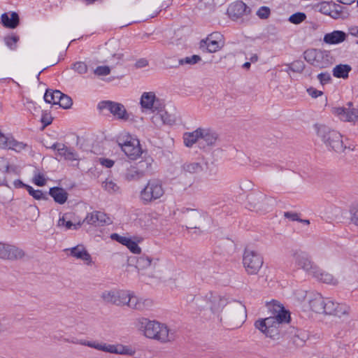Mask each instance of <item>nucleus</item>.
I'll use <instances>...</instances> for the list:
<instances>
[{
  "label": "nucleus",
  "instance_id": "obj_62",
  "mask_svg": "<svg viewBox=\"0 0 358 358\" xmlns=\"http://www.w3.org/2000/svg\"><path fill=\"white\" fill-rule=\"evenodd\" d=\"M350 211L352 222L358 226V206L351 207Z\"/></svg>",
  "mask_w": 358,
  "mask_h": 358
},
{
  "label": "nucleus",
  "instance_id": "obj_31",
  "mask_svg": "<svg viewBox=\"0 0 358 358\" xmlns=\"http://www.w3.org/2000/svg\"><path fill=\"white\" fill-rule=\"evenodd\" d=\"M326 299L323 296L317 293L314 295V297L309 300V306L310 309L316 313H322L324 311V307H325Z\"/></svg>",
  "mask_w": 358,
  "mask_h": 358
},
{
  "label": "nucleus",
  "instance_id": "obj_17",
  "mask_svg": "<svg viewBox=\"0 0 358 358\" xmlns=\"http://www.w3.org/2000/svg\"><path fill=\"white\" fill-rule=\"evenodd\" d=\"M251 12V9L242 1H237L231 3L228 9L227 14L233 20H237L243 15H248Z\"/></svg>",
  "mask_w": 358,
  "mask_h": 358
},
{
  "label": "nucleus",
  "instance_id": "obj_41",
  "mask_svg": "<svg viewBox=\"0 0 358 358\" xmlns=\"http://www.w3.org/2000/svg\"><path fill=\"white\" fill-rule=\"evenodd\" d=\"M124 302L125 305L135 310H142L145 308L144 301H142L136 296H131L129 294H128V298L125 299Z\"/></svg>",
  "mask_w": 358,
  "mask_h": 358
},
{
  "label": "nucleus",
  "instance_id": "obj_14",
  "mask_svg": "<svg viewBox=\"0 0 358 358\" xmlns=\"http://www.w3.org/2000/svg\"><path fill=\"white\" fill-rule=\"evenodd\" d=\"M353 106V103L349 101L345 106L333 108L331 113L342 121L356 122L358 121V109Z\"/></svg>",
  "mask_w": 358,
  "mask_h": 358
},
{
  "label": "nucleus",
  "instance_id": "obj_38",
  "mask_svg": "<svg viewBox=\"0 0 358 358\" xmlns=\"http://www.w3.org/2000/svg\"><path fill=\"white\" fill-rule=\"evenodd\" d=\"M58 156L64 157L66 160L73 161L78 159V153L71 148L62 145L61 149H58Z\"/></svg>",
  "mask_w": 358,
  "mask_h": 358
},
{
  "label": "nucleus",
  "instance_id": "obj_44",
  "mask_svg": "<svg viewBox=\"0 0 358 358\" xmlns=\"http://www.w3.org/2000/svg\"><path fill=\"white\" fill-rule=\"evenodd\" d=\"M153 162V159L151 157H145L144 159L138 162L136 166L138 169V170L145 176L146 173L150 172L152 170V164Z\"/></svg>",
  "mask_w": 358,
  "mask_h": 358
},
{
  "label": "nucleus",
  "instance_id": "obj_9",
  "mask_svg": "<svg viewBox=\"0 0 358 358\" xmlns=\"http://www.w3.org/2000/svg\"><path fill=\"white\" fill-rule=\"evenodd\" d=\"M264 263L262 256L257 251L246 247L243 255V264L249 275H256Z\"/></svg>",
  "mask_w": 358,
  "mask_h": 358
},
{
  "label": "nucleus",
  "instance_id": "obj_23",
  "mask_svg": "<svg viewBox=\"0 0 358 358\" xmlns=\"http://www.w3.org/2000/svg\"><path fill=\"white\" fill-rule=\"evenodd\" d=\"M201 136H199L201 148H205L206 146H212L216 142L218 135L211 129L201 128Z\"/></svg>",
  "mask_w": 358,
  "mask_h": 358
},
{
  "label": "nucleus",
  "instance_id": "obj_4",
  "mask_svg": "<svg viewBox=\"0 0 358 358\" xmlns=\"http://www.w3.org/2000/svg\"><path fill=\"white\" fill-rule=\"evenodd\" d=\"M164 192L161 180L150 179L140 192V200L144 205H149L159 199L164 194Z\"/></svg>",
  "mask_w": 358,
  "mask_h": 358
},
{
  "label": "nucleus",
  "instance_id": "obj_5",
  "mask_svg": "<svg viewBox=\"0 0 358 358\" xmlns=\"http://www.w3.org/2000/svg\"><path fill=\"white\" fill-rule=\"evenodd\" d=\"M303 58L310 64L320 69L329 66L332 64L333 59L330 51L316 48L305 50Z\"/></svg>",
  "mask_w": 358,
  "mask_h": 358
},
{
  "label": "nucleus",
  "instance_id": "obj_25",
  "mask_svg": "<svg viewBox=\"0 0 358 358\" xmlns=\"http://www.w3.org/2000/svg\"><path fill=\"white\" fill-rule=\"evenodd\" d=\"M110 238L122 245L127 246L132 253H141V248L138 246L137 243L131 240V238L120 236L116 233L112 234Z\"/></svg>",
  "mask_w": 358,
  "mask_h": 358
},
{
  "label": "nucleus",
  "instance_id": "obj_28",
  "mask_svg": "<svg viewBox=\"0 0 358 358\" xmlns=\"http://www.w3.org/2000/svg\"><path fill=\"white\" fill-rule=\"evenodd\" d=\"M346 37L347 34L345 32L340 30H335L331 33L324 34L323 41L327 44L335 45L345 41Z\"/></svg>",
  "mask_w": 358,
  "mask_h": 358
},
{
  "label": "nucleus",
  "instance_id": "obj_42",
  "mask_svg": "<svg viewBox=\"0 0 358 358\" xmlns=\"http://www.w3.org/2000/svg\"><path fill=\"white\" fill-rule=\"evenodd\" d=\"M118 43L115 41L109 40L105 43V50L108 55H110L113 57H117V59H121L123 57V54L116 53L118 49Z\"/></svg>",
  "mask_w": 358,
  "mask_h": 358
},
{
  "label": "nucleus",
  "instance_id": "obj_53",
  "mask_svg": "<svg viewBox=\"0 0 358 358\" xmlns=\"http://www.w3.org/2000/svg\"><path fill=\"white\" fill-rule=\"evenodd\" d=\"M333 2L324 1L320 3V11L325 15H333Z\"/></svg>",
  "mask_w": 358,
  "mask_h": 358
},
{
  "label": "nucleus",
  "instance_id": "obj_26",
  "mask_svg": "<svg viewBox=\"0 0 358 358\" xmlns=\"http://www.w3.org/2000/svg\"><path fill=\"white\" fill-rule=\"evenodd\" d=\"M109 217L100 211H95L88 214L85 220L89 224L95 226H103L106 224H109Z\"/></svg>",
  "mask_w": 358,
  "mask_h": 358
},
{
  "label": "nucleus",
  "instance_id": "obj_45",
  "mask_svg": "<svg viewBox=\"0 0 358 358\" xmlns=\"http://www.w3.org/2000/svg\"><path fill=\"white\" fill-rule=\"evenodd\" d=\"M20 41V37L17 35H7L4 36L3 41L6 45L11 50L17 49V43Z\"/></svg>",
  "mask_w": 358,
  "mask_h": 358
},
{
  "label": "nucleus",
  "instance_id": "obj_12",
  "mask_svg": "<svg viewBox=\"0 0 358 358\" xmlns=\"http://www.w3.org/2000/svg\"><path fill=\"white\" fill-rule=\"evenodd\" d=\"M266 195L260 191H252L247 196V208L250 210L262 212L267 210Z\"/></svg>",
  "mask_w": 358,
  "mask_h": 358
},
{
  "label": "nucleus",
  "instance_id": "obj_36",
  "mask_svg": "<svg viewBox=\"0 0 358 358\" xmlns=\"http://www.w3.org/2000/svg\"><path fill=\"white\" fill-rule=\"evenodd\" d=\"M352 68L348 64H338L333 69V76L337 78L345 79L348 78L349 73Z\"/></svg>",
  "mask_w": 358,
  "mask_h": 358
},
{
  "label": "nucleus",
  "instance_id": "obj_2",
  "mask_svg": "<svg viewBox=\"0 0 358 358\" xmlns=\"http://www.w3.org/2000/svg\"><path fill=\"white\" fill-rule=\"evenodd\" d=\"M317 136L324 143L329 150H333L337 153H342L349 147L343 145V136L337 131L331 129L327 125L315 124Z\"/></svg>",
  "mask_w": 358,
  "mask_h": 358
},
{
  "label": "nucleus",
  "instance_id": "obj_11",
  "mask_svg": "<svg viewBox=\"0 0 358 358\" xmlns=\"http://www.w3.org/2000/svg\"><path fill=\"white\" fill-rule=\"evenodd\" d=\"M182 213L188 223L187 227L189 229H199L208 220V215L197 209L186 208L182 210Z\"/></svg>",
  "mask_w": 358,
  "mask_h": 358
},
{
  "label": "nucleus",
  "instance_id": "obj_20",
  "mask_svg": "<svg viewBox=\"0 0 358 358\" xmlns=\"http://www.w3.org/2000/svg\"><path fill=\"white\" fill-rule=\"evenodd\" d=\"M324 310L325 311L322 313L325 315H333L341 317V315L348 314V307L345 304L335 303L334 301L327 299Z\"/></svg>",
  "mask_w": 358,
  "mask_h": 358
},
{
  "label": "nucleus",
  "instance_id": "obj_50",
  "mask_svg": "<svg viewBox=\"0 0 358 358\" xmlns=\"http://www.w3.org/2000/svg\"><path fill=\"white\" fill-rule=\"evenodd\" d=\"M306 19V15L303 12H296L292 15H291L288 20L289 22L294 24H299L303 22Z\"/></svg>",
  "mask_w": 358,
  "mask_h": 358
},
{
  "label": "nucleus",
  "instance_id": "obj_34",
  "mask_svg": "<svg viewBox=\"0 0 358 358\" xmlns=\"http://www.w3.org/2000/svg\"><path fill=\"white\" fill-rule=\"evenodd\" d=\"M82 345L94 348L98 350H101L106 352L113 353L115 352V345H108L106 343H98L92 341H83L80 343Z\"/></svg>",
  "mask_w": 358,
  "mask_h": 358
},
{
  "label": "nucleus",
  "instance_id": "obj_13",
  "mask_svg": "<svg viewBox=\"0 0 358 358\" xmlns=\"http://www.w3.org/2000/svg\"><path fill=\"white\" fill-rule=\"evenodd\" d=\"M276 302V301L273 300L272 306L268 305V308L271 310L272 308V311L275 315L268 318L273 319V322L277 324V325L283 326L287 329V326L289 325L291 320L290 313L283 306Z\"/></svg>",
  "mask_w": 358,
  "mask_h": 358
},
{
  "label": "nucleus",
  "instance_id": "obj_33",
  "mask_svg": "<svg viewBox=\"0 0 358 358\" xmlns=\"http://www.w3.org/2000/svg\"><path fill=\"white\" fill-rule=\"evenodd\" d=\"M312 275L317 279L318 280L327 283V284H335L334 278L333 275L329 273L324 272L317 266L313 268Z\"/></svg>",
  "mask_w": 358,
  "mask_h": 358
},
{
  "label": "nucleus",
  "instance_id": "obj_40",
  "mask_svg": "<svg viewBox=\"0 0 358 358\" xmlns=\"http://www.w3.org/2000/svg\"><path fill=\"white\" fill-rule=\"evenodd\" d=\"M155 98L156 96L154 92H144L141 96L140 101L141 107L145 109L152 108Z\"/></svg>",
  "mask_w": 358,
  "mask_h": 358
},
{
  "label": "nucleus",
  "instance_id": "obj_35",
  "mask_svg": "<svg viewBox=\"0 0 358 358\" xmlns=\"http://www.w3.org/2000/svg\"><path fill=\"white\" fill-rule=\"evenodd\" d=\"M201 60V58L199 55H192L191 57H186L185 58L180 59L178 61H176L175 59V62L173 63L172 64L168 65V67L169 68H177L179 66L184 65V64L193 65V64L198 63Z\"/></svg>",
  "mask_w": 358,
  "mask_h": 358
},
{
  "label": "nucleus",
  "instance_id": "obj_49",
  "mask_svg": "<svg viewBox=\"0 0 358 358\" xmlns=\"http://www.w3.org/2000/svg\"><path fill=\"white\" fill-rule=\"evenodd\" d=\"M288 69L289 70L295 72V73H301L306 67V65L304 62L301 60H295L291 64H287Z\"/></svg>",
  "mask_w": 358,
  "mask_h": 358
},
{
  "label": "nucleus",
  "instance_id": "obj_37",
  "mask_svg": "<svg viewBox=\"0 0 358 358\" xmlns=\"http://www.w3.org/2000/svg\"><path fill=\"white\" fill-rule=\"evenodd\" d=\"M144 176L136 166H131L126 170L124 178L127 181H136Z\"/></svg>",
  "mask_w": 358,
  "mask_h": 358
},
{
  "label": "nucleus",
  "instance_id": "obj_27",
  "mask_svg": "<svg viewBox=\"0 0 358 358\" xmlns=\"http://www.w3.org/2000/svg\"><path fill=\"white\" fill-rule=\"evenodd\" d=\"M48 194L52 197L55 203L60 205L64 204L69 196L68 192L64 188L57 186L50 187Z\"/></svg>",
  "mask_w": 358,
  "mask_h": 358
},
{
  "label": "nucleus",
  "instance_id": "obj_58",
  "mask_svg": "<svg viewBox=\"0 0 358 358\" xmlns=\"http://www.w3.org/2000/svg\"><path fill=\"white\" fill-rule=\"evenodd\" d=\"M321 85H324L331 80V75L328 72L320 73L317 76Z\"/></svg>",
  "mask_w": 358,
  "mask_h": 358
},
{
  "label": "nucleus",
  "instance_id": "obj_60",
  "mask_svg": "<svg viewBox=\"0 0 358 358\" xmlns=\"http://www.w3.org/2000/svg\"><path fill=\"white\" fill-rule=\"evenodd\" d=\"M10 148L16 150V151H20L21 150L24 149V148L27 146L26 144L23 143L22 142H18L15 140H13L9 143Z\"/></svg>",
  "mask_w": 358,
  "mask_h": 358
},
{
  "label": "nucleus",
  "instance_id": "obj_32",
  "mask_svg": "<svg viewBox=\"0 0 358 358\" xmlns=\"http://www.w3.org/2000/svg\"><path fill=\"white\" fill-rule=\"evenodd\" d=\"M201 127L196 129L192 132H186L183 135V141L185 146L191 148L194 143H198L201 148L199 136H201Z\"/></svg>",
  "mask_w": 358,
  "mask_h": 358
},
{
  "label": "nucleus",
  "instance_id": "obj_15",
  "mask_svg": "<svg viewBox=\"0 0 358 358\" xmlns=\"http://www.w3.org/2000/svg\"><path fill=\"white\" fill-rule=\"evenodd\" d=\"M25 255L24 252L12 245L0 243V258L8 260L21 259Z\"/></svg>",
  "mask_w": 358,
  "mask_h": 358
},
{
  "label": "nucleus",
  "instance_id": "obj_56",
  "mask_svg": "<svg viewBox=\"0 0 358 358\" xmlns=\"http://www.w3.org/2000/svg\"><path fill=\"white\" fill-rule=\"evenodd\" d=\"M271 14V10L267 6H262L259 8V10L257 11V15L260 19H267Z\"/></svg>",
  "mask_w": 358,
  "mask_h": 358
},
{
  "label": "nucleus",
  "instance_id": "obj_8",
  "mask_svg": "<svg viewBox=\"0 0 358 358\" xmlns=\"http://www.w3.org/2000/svg\"><path fill=\"white\" fill-rule=\"evenodd\" d=\"M224 315L228 320L234 323V328H238L246 320V308L241 302H229L224 310Z\"/></svg>",
  "mask_w": 358,
  "mask_h": 358
},
{
  "label": "nucleus",
  "instance_id": "obj_46",
  "mask_svg": "<svg viewBox=\"0 0 358 358\" xmlns=\"http://www.w3.org/2000/svg\"><path fill=\"white\" fill-rule=\"evenodd\" d=\"M182 170L190 173H195L203 170L202 166L198 162L185 163L182 166Z\"/></svg>",
  "mask_w": 358,
  "mask_h": 358
},
{
  "label": "nucleus",
  "instance_id": "obj_7",
  "mask_svg": "<svg viewBox=\"0 0 358 358\" xmlns=\"http://www.w3.org/2000/svg\"><path fill=\"white\" fill-rule=\"evenodd\" d=\"M255 326L265 334L266 337H269L273 340H279L286 336L288 331V329L281 325H277V324L273 322V319L268 317L257 320Z\"/></svg>",
  "mask_w": 358,
  "mask_h": 358
},
{
  "label": "nucleus",
  "instance_id": "obj_55",
  "mask_svg": "<svg viewBox=\"0 0 358 358\" xmlns=\"http://www.w3.org/2000/svg\"><path fill=\"white\" fill-rule=\"evenodd\" d=\"M53 117H52L50 112H47L46 110L43 111L41 120V122L43 124V129L45 127H48V125L52 124Z\"/></svg>",
  "mask_w": 358,
  "mask_h": 358
},
{
  "label": "nucleus",
  "instance_id": "obj_29",
  "mask_svg": "<svg viewBox=\"0 0 358 358\" xmlns=\"http://www.w3.org/2000/svg\"><path fill=\"white\" fill-rule=\"evenodd\" d=\"M71 255L91 264L92 257L83 245H78L71 249Z\"/></svg>",
  "mask_w": 358,
  "mask_h": 358
},
{
  "label": "nucleus",
  "instance_id": "obj_1",
  "mask_svg": "<svg viewBox=\"0 0 358 358\" xmlns=\"http://www.w3.org/2000/svg\"><path fill=\"white\" fill-rule=\"evenodd\" d=\"M138 327L143 331L144 335L157 340L162 343L173 341L176 338V331L157 321H151L148 318L141 317L138 320Z\"/></svg>",
  "mask_w": 358,
  "mask_h": 358
},
{
  "label": "nucleus",
  "instance_id": "obj_61",
  "mask_svg": "<svg viewBox=\"0 0 358 358\" xmlns=\"http://www.w3.org/2000/svg\"><path fill=\"white\" fill-rule=\"evenodd\" d=\"M34 182L38 187H43L46 184V180L43 174L38 173L34 178Z\"/></svg>",
  "mask_w": 358,
  "mask_h": 358
},
{
  "label": "nucleus",
  "instance_id": "obj_54",
  "mask_svg": "<svg viewBox=\"0 0 358 358\" xmlns=\"http://www.w3.org/2000/svg\"><path fill=\"white\" fill-rule=\"evenodd\" d=\"M72 69L80 74H83L87 71V66L83 62H76L73 64Z\"/></svg>",
  "mask_w": 358,
  "mask_h": 358
},
{
  "label": "nucleus",
  "instance_id": "obj_39",
  "mask_svg": "<svg viewBox=\"0 0 358 358\" xmlns=\"http://www.w3.org/2000/svg\"><path fill=\"white\" fill-rule=\"evenodd\" d=\"M333 15L331 17L334 19H346L350 15L349 10L340 4L333 3Z\"/></svg>",
  "mask_w": 358,
  "mask_h": 358
},
{
  "label": "nucleus",
  "instance_id": "obj_19",
  "mask_svg": "<svg viewBox=\"0 0 358 358\" xmlns=\"http://www.w3.org/2000/svg\"><path fill=\"white\" fill-rule=\"evenodd\" d=\"M292 343L296 347H302L308 338V334L302 329H299L294 327L289 326L287 334Z\"/></svg>",
  "mask_w": 358,
  "mask_h": 358
},
{
  "label": "nucleus",
  "instance_id": "obj_21",
  "mask_svg": "<svg viewBox=\"0 0 358 358\" xmlns=\"http://www.w3.org/2000/svg\"><path fill=\"white\" fill-rule=\"evenodd\" d=\"M152 261L153 259L150 257H148L145 255H142L136 257V268L138 269L139 273L148 268L151 270L152 271L149 274V276L153 277V271L155 268L157 262H158V259H156L154 262H152Z\"/></svg>",
  "mask_w": 358,
  "mask_h": 358
},
{
  "label": "nucleus",
  "instance_id": "obj_57",
  "mask_svg": "<svg viewBox=\"0 0 358 358\" xmlns=\"http://www.w3.org/2000/svg\"><path fill=\"white\" fill-rule=\"evenodd\" d=\"M164 107L165 105L164 102L161 99L156 97L155 99V103L153 104V108L151 109L152 110L153 112L157 111L156 113H162V111L165 110Z\"/></svg>",
  "mask_w": 358,
  "mask_h": 358
},
{
  "label": "nucleus",
  "instance_id": "obj_59",
  "mask_svg": "<svg viewBox=\"0 0 358 358\" xmlns=\"http://www.w3.org/2000/svg\"><path fill=\"white\" fill-rule=\"evenodd\" d=\"M110 73V69L108 66H99L94 70V73L97 76H107Z\"/></svg>",
  "mask_w": 358,
  "mask_h": 358
},
{
  "label": "nucleus",
  "instance_id": "obj_63",
  "mask_svg": "<svg viewBox=\"0 0 358 358\" xmlns=\"http://www.w3.org/2000/svg\"><path fill=\"white\" fill-rule=\"evenodd\" d=\"M307 92L313 98H317L323 94L322 91L318 90L313 87H310L308 89H307Z\"/></svg>",
  "mask_w": 358,
  "mask_h": 358
},
{
  "label": "nucleus",
  "instance_id": "obj_24",
  "mask_svg": "<svg viewBox=\"0 0 358 358\" xmlns=\"http://www.w3.org/2000/svg\"><path fill=\"white\" fill-rule=\"evenodd\" d=\"M0 22L7 29H15L20 24V17L17 13L12 11L10 13H3L1 15Z\"/></svg>",
  "mask_w": 358,
  "mask_h": 358
},
{
  "label": "nucleus",
  "instance_id": "obj_52",
  "mask_svg": "<svg viewBox=\"0 0 358 358\" xmlns=\"http://www.w3.org/2000/svg\"><path fill=\"white\" fill-rule=\"evenodd\" d=\"M102 187L109 193H115L119 190V187L113 180L106 179L102 183Z\"/></svg>",
  "mask_w": 358,
  "mask_h": 358
},
{
  "label": "nucleus",
  "instance_id": "obj_64",
  "mask_svg": "<svg viewBox=\"0 0 358 358\" xmlns=\"http://www.w3.org/2000/svg\"><path fill=\"white\" fill-rule=\"evenodd\" d=\"M99 162L106 168H111L115 164L113 160L107 158H99Z\"/></svg>",
  "mask_w": 358,
  "mask_h": 358
},
{
  "label": "nucleus",
  "instance_id": "obj_48",
  "mask_svg": "<svg viewBox=\"0 0 358 358\" xmlns=\"http://www.w3.org/2000/svg\"><path fill=\"white\" fill-rule=\"evenodd\" d=\"M27 192H29V195L33 196L34 199L36 200H48V196L43 192L41 189H34L31 186L28 185L27 188L26 189Z\"/></svg>",
  "mask_w": 358,
  "mask_h": 358
},
{
  "label": "nucleus",
  "instance_id": "obj_16",
  "mask_svg": "<svg viewBox=\"0 0 358 358\" xmlns=\"http://www.w3.org/2000/svg\"><path fill=\"white\" fill-rule=\"evenodd\" d=\"M101 298L107 303L123 306L125 305V299L128 298V293L122 290H106L102 292Z\"/></svg>",
  "mask_w": 358,
  "mask_h": 358
},
{
  "label": "nucleus",
  "instance_id": "obj_43",
  "mask_svg": "<svg viewBox=\"0 0 358 358\" xmlns=\"http://www.w3.org/2000/svg\"><path fill=\"white\" fill-rule=\"evenodd\" d=\"M61 94V91L55 90H52L50 89L46 90L43 99L44 101L48 103H52L53 105L58 104V99H59V95Z\"/></svg>",
  "mask_w": 358,
  "mask_h": 358
},
{
  "label": "nucleus",
  "instance_id": "obj_22",
  "mask_svg": "<svg viewBox=\"0 0 358 358\" xmlns=\"http://www.w3.org/2000/svg\"><path fill=\"white\" fill-rule=\"evenodd\" d=\"M213 38V34H210L205 39H202L200 42V48L204 52H215L220 50L223 45L224 43L221 42L218 40H212Z\"/></svg>",
  "mask_w": 358,
  "mask_h": 358
},
{
  "label": "nucleus",
  "instance_id": "obj_6",
  "mask_svg": "<svg viewBox=\"0 0 358 358\" xmlns=\"http://www.w3.org/2000/svg\"><path fill=\"white\" fill-rule=\"evenodd\" d=\"M117 142L121 150L131 160H136L143 153L139 140L129 134L119 136Z\"/></svg>",
  "mask_w": 358,
  "mask_h": 358
},
{
  "label": "nucleus",
  "instance_id": "obj_10",
  "mask_svg": "<svg viewBox=\"0 0 358 358\" xmlns=\"http://www.w3.org/2000/svg\"><path fill=\"white\" fill-rule=\"evenodd\" d=\"M99 110L107 109L117 120L127 121L129 119L124 106L120 103L113 101H101L98 103Z\"/></svg>",
  "mask_w": 358,
  "mask_h": 358
},
{
  "label": "nucleus",
  "instance_id": "obj_51",
  "mask_svg": "<svg viewBox=\"0 0 358 358\" xmlns=\"http://www.w3.org/2000/svg\"><path fill=\"white\" fill-rule=\"evenodd\" d=\"M115 350L114 354L117 355H132L135 352L131 348L122 344L115 345Z\"/></svg>",
  "mask_w": 358,
  "mask_h": 358
},
{
  "label": "nucleus",
  "instance_id": "obj_3",
  "mask_svg": "<svg viewBox=\"0 0 358 358\" xmlns=\"http://www.w3.org/2000/svg\"><path fill=\"white\" fill-rule=\"evenodd\" d=\"M228 299L216 292L209 291L205 296L196 299V306L199 310L209 308L212 313L219 315L228 305Z\"/></svg>",
  "mask_w": 358,
  "mask_h": 358
},
{
  "label": "nucleus",
  "instance_id": "obj_30",
  "mask_svg": "<svg viewBox=\"0 0 358 358\" xmlns=\"http://www.w3.org/2000/svg\"><path fill=\"white\" fill-rule=\"evenodd\" d=\"M152 122L158 125L160 122L162 124L172 125L175 123V117L169 114L166 110L162 113H155L151 118Z\"/></svg>",
  "mask_w": 358,
  "mask_h": 358
},
{
  "label": "nucleus",
  "instance_id": "obj_47",
  "mask_svg": "<svg viewBox=\"0 0 358 358\" xmlns=\"http://www.w3.org/2000/svg\"><path fill=\"white\" fill-rule=\"evenodd\" d=\"M59 99H58L57 105H59L61 108L64 109H69L71 107L73 104V101L69 96L61 92V94L59 95Z\"/></svg>",
  "mask_w": 358,
  "mask_h": 358
},
{
  "label": "nucleus",
  "instance_id": "obj_18",
  "mask_svg": "<svg viewBox=\"0 0 358 358\" xmlns=\"http://www.w3.org/2000/svg\"><path fill=\"white\" fill-rule=\"evenodd\" d=\"M295 263L303 270L312 275L314 268L317 266L314 265L310 260V256L306 252L297 250L293 254Z\"/></svg>",
  "mask_w": 358,
  "mask_h": 358
}]
</instances>
